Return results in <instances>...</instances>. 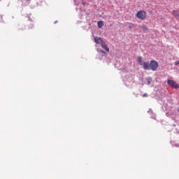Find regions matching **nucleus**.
Segmentation results:
<instances>
[{
    "label": "nucleus",
    "instance_id": "f8f14e48",
    "mask_svg": "<svg viewBox=\"0 0 179 179\" xmlns=\"http://www.w3.org/2000/svg\"><path fill=\"white\" fill-rule=\"evenodd\" d=\"M143 97H148V94H144L143 95Z\"/></svg>",
    "mask_w": 179,
    "mask_h": 179
},
{
    "label": "nucleus",
    "instance_id": "423d86ee",
    "mask_svg": "<svg viewBox=\"0 0 179 179\" xmlns=\"http://www.w3.org/2000/svg\"><path fill=\"white\" fill-rule=\"evenodd\" d=\"M137 61H138L139 65L142 66V65L143 64V60L142 57L138 56V57H137Z\"/></svg>",
    "mask_w": 179,
    "mask_h": 179
},
{
    "label": "nucleus",
    "instance_id": "f03ea898",
    "mask_svg": "<svg viewBox=\"0 0 179 179\" xmlns=\"http://www.w3.org/2000/svg\"><path fill=\"white\" fill-rule=\"evenodd\" d=\"M136 17L140 20H145L146 19V12L145 10L138 11L136 14Z\"/></svg>",
    "mask_w": 179,
    "mask_h": 179
},
{
    "label": "nucleus",
    "instance_id": "6e6552de",
    "mask_svg": "<svg viewBox=\"0 0 179 179\" xmlns=\"http://www.w3.org/2000/svg\"><path fill=\"white\" fill-rule=\"evenodd\" d=\"M97 24H98V27L99 29H101V27H103V26L104 25V22L103 21H99L97 22Z\"/></svg>",
    "mask_w": 179,
    "mask_h": 179
},
{
    "label": "nucleus",
    "instance_id": "f257e3e1",
    "mask_svg": "<svg viewBox=\"0 0 179 179\" xmlns=\"http://www.w3.org/2000/svg\"><path fill=\"white\" fill-rule=\"evenodd\" d=\"M94 42L96 44H101V45L102 48H103V50H106L107 52H110V49L108 48V46H107V44H106V43L103 42V39H101V38L95 37Z\"/></svg>",
    "mask_w": 179,
    "mask_h": 179
},
{
    "label": "nucleus",
    "instance_id": "39448f33",
    "mask_svg": "<svg viewBox=\"0 0 179 179\" xmlns=\"http://www.w3.org/2000/svg\"><path fill=\"white\" fill-rule=\"evenodd\" d=\"M141 66H143V69H145V71H149V69H150V63H149L148 62H143Z\"/></svg>",
    "mask_w": 179,
    "mask_h": 179
},
{
    "label": "nucleus",
    "instance_id": "9b49d317",
    "mask_svg": "<svg viewBox=\"0 0 179 179\" xmlns=\"http://www.w3.org/2000/svg\"><path fill=\"white\" fill-rule=\"evenodd\" d=\"M151 83H152V78H148V79L147 80V84H148V85H150Z\"/></svg>",
    "mask_w": 179,
    "mask_h": 179
},
{
    "label": "nucleus",
    "instance_id": "0eeeda50",
    "mask_svg": "<svg viewBox=\"0 0 179 179\" xmlns=\"http://www.w3.org/2000/svg\"><path fill=\"white\" fill-rule=\"evenodd\" d=\"M173 16H175L176 17H179V11L178 10H173L172 12Z\"/></svg>",
    "mask_w": 179,
    "mask_h": 179
},
{
    "label": "nucleus",
    "instance_id": "1a4fd4ad",
    "mask_svg": "<svg viewBox=\"0 0 179 179\" xmlns=\"http://www.w3.org/2000/svg\"><path fill=\"white\" fill-rule=\"evenodd\" d=\"M127 27H128L129 29H130V30H131V29H134V27H135V24H133V23H128V24H127Z\"/></svg>",
    "mask_w": 179,
    "mask_h": 179
},
{
    "label": "nucleus",
    "instance_id": "4468645a",
    "mask_svg": "<svg viewBox=\"0 0 179 179\" xmlns=\"http://www.w3.org/2000/svg\"><path fill=\"white\" fill-rule=\"evenodd\" d=\"M178 113H179V108H178Z\"/></svg>",
    "mask_w": 179,
    "mask_h": 179
},
{
    "label": "nucleus",
    "instance_id": "2eb2a0df",
    "mask_svg": "<svg viewBox=\"0 0 179 179\" xmlns=\"http://www.w3.org/2000/svg\"><path fill=\"white\" fill-rule=\"evenodd\" d=\"M175 1H178V0H175Z\"/></svg>",
    "mask_w": 179,
    "mask_h": 179
},
{
    "label": "nucleus",
    "instance_id": "7ed1b4c3",
    "mask_svg": "<svg viewBox=\"0 0 179 179\" xmlns=\"http://www.w3.org/2000/svg\"><path fill=\"white\" fill-rule=\"evenodd\" d=\"M157 68H159V63L155 60H151L150 62V69L152 71H157Z\"/></svg>",
    "mask_w": 179,
    "mask_h": 179
},
{
    "label": "nucleus",
    "instance_id": "20e7f679",
    "mask_svg": "<svg viewBox=\"0 0 179 179\" xmlns=\"http://www.w3.org/2000/svg\"><path fill=\"white\" fill-rule=\"evenodd\" d=\"M167 83H168L169 86H171V87H173V89L179 88L178 84H177V83H176V81H174L173 80H168Z\"/></svg>",
    "mask_w": 179,
    "mask_h": 179
},
{
    "label": "nucleus",
    "instance_id": "ddd939ff",
    "mask_svg": "<svg viewBox=\"0 0 179 179\" xmlns=\"http://www.w3.org/2000/svg\"><path fill=\"white\" fill-rule=\"evenodd\" d=\"M101 52L103 53V54H105L106 52H104V50H101Z\"/></svg>",
    "mask_w": 179,
    "mask_h": 179
},
{
    "label": "nucleus",
    "instance_id": "9d476101",
    "mask_svg": "<svg viewBox=\"0 0 179 179\" xmlns=\"http://www.w3.org/2000/svg\"><path fill=\"white\" fill-rule=\"evenodd\" d=\"M141 27L142 30H143V31H147L148 27H146L145 25H143Z\"/></svg>",
    "mask_w": 179,
    "mask_h": 179
}]
</instances>
